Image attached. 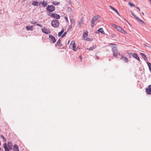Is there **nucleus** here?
<instances>
[{"instance_id":"13","label":"nucleus","mask_w":151,"mask_h":151,"mask_svg":"<svg viewBox=\"0 0 151 151\" xmlns=\"http://www.w3.org/2000/svg\"><path fill=\"white\" fill-rule=\"evenodd\" d=\"M134 17L136 19L137 21L138 22H140V23H143L144 24H145V23L142 20H141L138 17H137V16L135 15L134 16Z\"/></svg>"},{"instance_id":"42","label":"nucleus","mask_w":151,"mask_h":151,"mask_svg":"<svg viewBox=\"0 0 151 151\" xmlns=\"http://www.w3.org/2000/svg\"><path fill=\"white\" fill-rule=\"evenodd\" d=\"M114 45L112 43H110L109 44V45Z\"/></svg>"},{"instance_id":"29","label":"nucleus","mask_w":151,"mask_h":151,"mask_svg":"<svg viewBox=\"0 0 151 151\" xmlns=\"http://www.w3.org/2000/svg\"><path fill=\"white\" fill-rule=\"evenodd\" d=\"M132 56L135 58H136L138 56V55L136 53H133L132 55Z\"/></svg>"},{"instance_id":"37","label":"nucleus","mask_w":151,"mask_h":151,"mask_svg":"<svg viewBox=\"0 0 151 151\" xmlns=\"http://www.w3.org/2000/svg\"><path fill=\"white\" fill-rule=\"evenodd\" d=\"M127 54L129 55H132L133 54L131 52H130L129 51H128L127 52Z\"/></svg>"},{"instance_id":"6","label":"nucleus","mask_w":151,"mask_h":151,"mask_svg":"<svg viewBox=\"0 0 151 151\" xmlns=\"http://www.w3.org/2000/svg\"><path fill=\"white\" fill-rule=\"evenodd\" d=\"M51 24L54 27L57 28L59 26V23L57 20H53L52 21Z\"/></svg>"},{"instance_id":"18","label":"nucleus","mask_w":151,"mask_h":151,"mask_svg":"<svg viewBox=\"0 0 151 151\" xmlns=\"http://www.w3.org/2000/svg\"><path fill=\"white\" fill-rule=\"evenodd\" d=\"M26 28L28 30H32L33 29V27L32 26H27Z\"/></svg>"},{"instance_id":"33","label":"nucleus","mask_w":151,"mask_h":151,"mask_svg":"<svg viewBox=\"0 0 151 151\" xmlns=\"http://www.w3.org/2000/svg\"><path fill=\"white\" fill-rule=\"evenodd\" d=\"M66 33H67L66 32H64L63 34L62 35V37H64L66 35Z\"/></svg>"},{"instance_id":"7","label":"nucleus","mask_w":151,"mask_h":151,"mask_svg":"<svg viewBox=\"0 0 151 151\" xmlns=\"http://www.w3.org/2000/svg\"><path fill=\"white\" fill-rule=\"evenodd\" d=\"M42 30L43 32L45 34H49L50 33V32L49 29L45 27L42 29Z\"/></svg>"},{"instance_id":"20","label":"nucleus","mask_w":151,"mask_h":151,"mask_svg":"<svg viewBox=\"0 0 151 151\" xmlns=\"http://www.w3.org/2000/svg\"><path fill=\"white\" fill-rule=\"evenodd\" d=\"M96 47V45H93L92 47H89V48H88L87 49V50H94V49H95Z\"/></svg>"},{"instance_id":"1","label":"nucleus","mask_w":151,"mask_h":151,"mask_svg":"<svg viewBox=\"0 0 151 151\" xmlns=\"http://www.w3.org/2000/svg\"><path fill=\"white\" fill-rule=\"evenodd\" d=\"M111 25L115 28L118 31L123 34H126L127 32L126 31L124 30L123 28L115 24H111Z\"/></svg>"},{"instance_id":"11","label":"nucleus","mask_w":151,"mask_h":151,"mask_svg":"<svg viewBox=\"0 0 151 151\" xmlns=\"http://www.w3.org/2000/svg\"><path fill=\"white\" fill-rule=\"evenodd\" d=\"M48 3L47 1L43 0L42 1H41L39 3V5H42L43 7H45L47 4Z\"/></svg>"},{"instance_id":"21","label":"nucleus","mask_w":151,"mask_h":151,"mask_svg":"<svg viewBox=\"0 0 151 151\" xmlns=\"http://www.w3.org/2000/svg\"><path fill=\"white\" fill-rule=\"evenodd\" d=\"M98 31L99 32H100L102 34H104L105 32L102 28H99L98 30Z\"/></svg>"},{"instance_id":"28","label":"nucleus","mask_w":151,"mask_h":151,"mask_svg":"<svg viewBox=\"0 0 151 151\" xmlns=\"http://www.w3.org/2000/svg\"><path fill=\"white\" fill-rule=\"evenodd\" d=\"M84 40H87L88 41L93 40L92 39L88 37H86V38H84Z\"/></svg>"},{"instance_id":"24","label":"nucleus","mask_w":151,"mask_h":151,"mask_svg":"<svg viewBox=\"0 0 151 151\" xmlns=\"http://www.w3.org/2000/svg\"><path fill=\"white\" fill-rule=\"evenodd\" d=\"M95 22L92 19L91 22V25L92 27H94Z\"/></svg>"},{"instance_id":"15","label":"nucleus","mask_w":151,"mask_h":151,"mask_svg":"<svg viewBox=\"0 0 151 151\" xmlns=\"http://www.w3.org/2000/svg\"><path fill=\"white\" fill-rule=\"evenodd\" d=\"M49 37L52 40L53 43H54L56 41V39L55 37L53 35H50L49 36Z\"/></svg>"},{"instance_id":"40","label":"nucleus","mask_w":151,"mask_h":151,"mask_svg":"<svg viewBox=\"0 0 151 151\" xmlns=\"http://www.w3.org/2000/svg\"><path fill=\"white\" fill-rule=\"evenodd\" d=\"M37 26H40V27H42V26L41 25V24H37Z\"/></svg>"},{"instance_id":"27","label":"nucleus","mask_w":151,"mask_h":151,"mask_svg":"<svg viewBox=\"0 0 151 151\" xmlns=\"http://www.w3.org/2000/svg\"><path fill=\"white\" fill-rule=\"evenodd\" d=\"M147 63L149 67L150 71L151 72V64L148 62H147Z\"/></svg>"},{"instance_id":"41","label":"nucleus","mask_w":151,"mask_h":151,"mask_svg":"<svg viewBox=\"0 0 151 151\" xmlns=\"http://www.w3.org/2000/svg\"><path fill=\"white\" fill-rule=\"evenodd\" d=\"M137 9L139 10V11H140V10L139 8L138 7H137Z\"/></svg>"},{"instance_id":"14","label":"nucleus","mask_w":151,"mask_h":151,"mask_svg":"<svg viewBox=\"0 0 151 151\" xmlns=\"http://www.w3.org/2000/svg\"><path fill=\"white\" fill-rule=\"evenodd\" d=\"M83 20V18H81L78 22V25L80 26H82L84 24Z\"/></svg>"},{"instance_id":"4","label":"nucleus","mask_w":151,"mask_h":151,"mask_svg":"<svg viewBox=\"0 0 151 151\" xmlns=\"http://www.w3.org/2000/svg\"><path fill=\"white\" fill-rule=\"evenodd\" d=\"M4 147L5 151H9V149H12V143L9 142L8 143L7 145L6 143H4Z\"/></svg>"},{"instance_id":"36","label":"nucleus","mask_w":151,"mask_h":151,"mask_svg":"<svg viewBox=\"0 0 151 151\" xmlns=\"http://www.w3.org/2000/svg\"><path fill=\"white\" fill-rule=\"evenodd\" d=\"M114 11L118 15H119V13L118 12V11L116 9H115L114 10Z\"/></svg>"},{"instance_id":"5","label":"nucleus","mask_w":151,"mask_h":151,"mask_svg":"<svg viewBox=\"0 0 151 151\" xmlns=\"http://www.w3.org/2000/svg\"><path fill=\"white\" fill-rule=\"evenodd\" d=\"M46 9L48 12H52L55 10V7L52 5H48L46 7Z\"/></svg>"},{"instance_id":"25","label":"nucleus","mask_w":151,"mask_h":151,"mask_svg":"<svg viewBox=\"0 0 151 151\" xmlns=\"http://www.w3.org/2000/svg\"><path fill=\"white\" fill-rule=\"evenodd\" d=\"M64 32V29H62L61 31L58 33V36H61L62 34Z\"/></svg>"},{"instance_id":"23","label":"nucleus","mask_w":151,"mask_h":151,"mask_svg":"<svg viewBox=\"0 0 151 151\" xmlns=\"http://www.w3.org/2000/svg\"><path fill=\"white\" fill-rule=\"evenodd\" d=\"M14 151H19L18 146L17 145L14 146Z\"/></svg>"},{"instance_id":"16","label":"nucleus","mask_w":151,"mask_h":151,"mask_svg":"<svg viewBox=\"0 0 151 151\" xmlns=\"http://www.w3.org/2000/svg\"><path fill=\"white\" fill-rule=\"evenodd\" d=\"M100 18V15H97L94 16L93 18L92 19L96 22V21L99 19Z\"/></svg>"},{"instance_id":"32","label":"nucleus","mask_w":151,"mask_h":151,"mask_svg":"<svg viewBox=\"0 0 151 151\" xmlns=\"http://www.w3.org/2000/svg\"><path fill=\"white\" fill-rule=\"evenodd\" d=\"M1 137L3 139L4 142H5L6 141V140L4 137L3 135H1Z\"/></svg>"},{"instance_id":"12","label":"nucleus","mask_w":151,"mask_h":151,"mask_svg":"<svg viewBox=\"0 0 151 151\" xmlns=\"http://www.w3.org/2000/svg\"><path fill=\"white\" fill-rule=\"evenodd\" d=\"M145 91L148 94H151V85L148 86V88L146 89Z\"/></svg>"},{"instance_id":"44","label":"nucleus","mask_w":151,"mask_h":151,"mask_svg":"<svg viewBox=\"0 0 151 151\" xmlns=\"http://www.w3.org/2000/svg\"><path fill=\"white\" fill-rule=\"evenodd\" d=\"M69 42H70V40H69L68 42V44H69Z\"/></svg>"},{"instance_id":"38","label":"nucleus","mask_w":151,"mask_h":151,"mask_svg":"<svg viewBox=\"0 0 151 151\" xmlns=\"http://www.w3.org/2000/svg\"><path fill=\"white\" fill-rule=\"evenodd\" d=\"M136 59L138 61H139V62L140 61V59H139V57L138 56L136 58Z\"/></svg>"},{"instance_id":"39","label":"nucleus","mask_w":151,"mask_h":151,"mask_svg":"<svg viewBox=\"0 0 151 151\" xmlns=\"http://www.w3.org/2000/svg\"><path fill=\"white\" fill-rule=\"evenodd\" d=\"M131 14H132L134 16L135 15L134 14V13L132 12H131Z\"/></svg>"},{"instance_id":"8","label":"nucleus","mask_w":151,"mask_h":151,"mask_svg":"<svg viewBox=\"0 0 151 151\" xmlns=\"http://www.w3.org/2000/svg\"><path fill=\"white\" fill-rule=\"evenodd\" d=\"M51 17L53 18L57 19H59L60 18V16L56 13L52 14L51 15Z\"/></svg>"},{"instance_id":"47","label":"nucleus","mask_w":151,"mask_h":151,"mask_svg":"<svg viewBox=\"0 0 151 151\" xmlns=\"http://www.w3.org/2000/svg\"><path fill=\"white\" fill-rule=\"evenodd\" d=\"M150 2H151V0H150Z\"/></svg>"},{"instance_id":"26","label":"nucleus","mask_w":151,"mask_h":151,"mask_svg":"<svg viewBox=\"0 0 151 151\" xmlns=\"http://www.w3.org/2000/svg\"><path fill=\"white\" fill-rule=\"evenodd\" d=\"M52 4L55 5H57L59 4L60 2L57 1H53L52 2Z\"/></svg>"},{"instance_id":"3","label":"nucleus","mask_w":151,"mask_h":151,"mask_svg":"<svg viewBox=\"0 0 151 151\" xmlns=\"http://www.w3.org/2000/svg\"><path fill=\"white\" fill-rule=\"evenodd\" d=\"M115 47H114L112 49L113 55L116 58H117L120 55V53L118 51L115 45H114Z\"/></svg>"},{"instance_id":"43","label":"nucleus","mask_w":151,"mask_h":151,"mask_svg":"<svg viewBox=\"0 0 151 151\" xmlns=\"http://www.w3.org/2000/svg\"><path fill=\"white\" fill-rule=\"evenodd\" d=\"M142 14H143V15H144V13L143 12H142Z\"/></svg>"},{"instance_id":"46","label":"nucleus","mask_w":151,"mask_h":151,"mask_svg":"<svg viewBox=\"0 0 151 151\" xmlns=\"http://www.w3.org/2000/svg\"><path fill=\"white\" fill-rule=\"evenodd\" d=\"M79 57H80V58H81V56H79Z\"/></svg>"},{"instance_id":"35","label":"nucleus","mask_w":151,"mask_h":151,"mask_svg":"<svg viewBox=\"0 0 151 151\" xmlns=\"http://www.w3.org/2000/svg\"><path fill=\"white\" fill-rule=\"evenodd\" d=\"M110 8L112 10H113L114 11L116 9L115 8H114V7H112V6H110Z\"/></svg>"},{"instance_id":"22","label":"nucleus","mask_w":151,"mask_h":151,"mask_svg":"<svg viewBox=\"0 0 151 151\" xmlns=\"http://www.w3.org/2000/svg\"><path fill=\"white\" fill-rule=\"evenodd\" d=\"M32 4L34 6H37L38 4V2L37 1H34L32 2Z\"/></svg>"},{"instance_id":"17","label":"nucleus","mask_w":151,"mask_h":151,"mask_svg":"<svg viewBox=\"0 0 151 151\" xmlns=\"http://www.w3.org/2000/svg\"><path fill=\"white\" fill-rule=\"evenodd\" d=\"M88 32L86 31L85 32H83V39L84 40V38H86L88 35Z\"/></svg>"},{"instance_id":"19","label":"nucleus","mask_w":151,"mask_h":151,"mask_svg":"<svg viewBox=\"0 0 151 151\" xmlns=\"http://www.w3.org/2000/svg\"><path fill=\"white\" fill-rule=\"evenodd\" d=\"M140 55L142 56V57L144 59V60L145 61H147V58L145 56V55L142 53H140Z\"/></svg>"},{"instance_id":"30","label":"nucleus","mask_w":151,"mask_h":151,"mask_svg":"<svg viewBox=\"0 0 151 151\" xmlns=\"http://www.w3.org/2000/svg\"><path fill=\"white\" fill-rule=\"evenodd\" d=\"M129 4L131 6V7H132V6H134V5L132 3H131V2H129Z\"/></svg>"},{"instance_id":"9","label":"nucleus","mask_w":151,"mask_h":151,"mask_svg":"<svg viewBox=\"0 0 151 151\" xmlns=\"http://www.w3.org/2000/svg\"><path fill=\"white\" fill-rule=\"evenodd\" d=\"M70 45H72V49L75 51H76L77 48L76 47V45L74 41H72Z\"/></svg>"},{"instance_id":"10","label":"nucleus","mask_w":151,"mask_h":151,"mask_svg":"<svg viewBox=\"0 0 151 151\" xmlns=\"http://www.w3.org/2000/svg\"><path fill=\"white\" fill-rule=\"evenodd\" d=\"M120 59L123 60L125 63H128L129 61L128 58L126 56L123 55H122L121 57L120 58Z\"/></svg>"},{"instance_id":"31","label":"nucleus","mask_w":151,"mask_h":151,"mask_svg":"<svg viewBox=\"0 0 151 151\" xmlns=\"http://www.w3.org/2000/svg\"><path fill=\"white\" fill-rule=\"evenodd\" d=\"M37 23V22H36L35 20H34V21H32L31 22V24H36Z\"/></svg>"},{"instance_id":"2","label":"nucleus","mask_w":151,"mask_h":151,"mask_svg":"<svg viewBox=\"0 0 151 151\" xmlns=\"http://www.w3.org/2000/svg\"><path fill=\"white\" fill-rule=\"evenodd\" d=\"M111 25L115 28L118 31L123 34H126L127 32L126 31L124 30L123 28L115 24H111Z\"/></svg>"},{"instance_id":"45","label":"nucleus","mask_w":151,"mask_h":151,"mask_svg":"<svg viewBox=\"0 0 151 151\" xmlns=\"http://www.w3.org/2000/svg\"><path fill=\"white\" fill-rule=\"evenodd\" d=\"M72 20H71V23H72Z\"/></svg>"},{"instance_id":"34","label":"nucleus","mask_w":151,"mask_h":151,"mask_svg":"<svg viewBox=\"0 0 151 151\" xmlns=\"http://www.w3.org/2000/svg\"><path fill=\"white\" fill-rule=\"evenodd\" d=\"M60 42V40H58L56 43L57 45H58Z\"/></svg>"}]
</instances>
